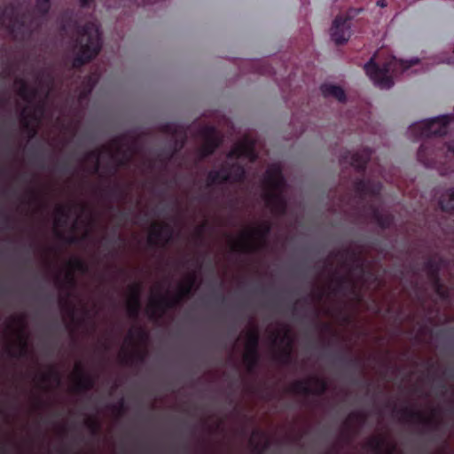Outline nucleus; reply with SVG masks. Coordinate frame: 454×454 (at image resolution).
Masks as SVG:
<instances>
[{"label":"nucleus","mask_w":454,"mask_h":454,"mask_svg":"<svg viewBox=\"0 0 454 454\" xmlns=\"http://www.w3.org/2000/svg\"><path fill=\"white\" fill-rule=\"evenodd\" d=\"M439 204L442 210H454V190L444 192L440 197Z\"/></svg>","instance_id":"nucleus-26"},{"label":"nucleus","mask_w":454,"mask_h":454,"mask_svg":"<svg viewBox=\"0 0 454 454\" xmlns=\"http://www.w3.org/2000/svg\"><path fill=\"white\" fill-rule=\"evenodd\" d=\"M94 0H79L81 5L87 6L90 5Z\"/></svg>","instance_id":"nucleus-34"},{"label":"nucleus","mask_w":454,"mask_h":454,"mask_svg":"<svg viewBox=\"0 0 454 454\" xmlns=\"http://www.w3.org/2000/svg\"><path fill=\"white\" fill-rule=\"evenodd\" d=\"M196 281L195 273L188 274L175 290L166 288L164 285H155L146 307V313L152 318L160 317L168 308L177 304L193 287Z\"/></svg>","instance_id":"nucleus-4"},{"label":"nucleus","mask_w":454,"mask_h":454,"mask_svg":"<svg viewBox=\"0 0 454 454\" xmlns=\"http://www.w3.org/2000/svg\"><path fill=\"white\" fill-rule=\"evenodd\" d=\"M139 286L133 285L129 288V294L127 298V309L129 316L135 317L139 310Z\"/></svg>","instance_id":"nucleus-22"},{"label":"nucleus","mask_w":454,"mask_h":454,"mask_svg":"<svg viewBox=\"0 0 454 454\" xmlns=\"http://www.w3.org/2000/svg\"><path fill=\"white\" fill-rule=\"evenodd\" d=\"M15 88L20 98L26 102V106L21 113V121L27 129L29 137H33L35 129L41 124L42 117L44 114V98L49 92V84H42L35 90H28L27 83L23 80H17Z\"/></svg>","instance_id":"nucleus-3"},{"label":"nucleus","mask_w":454,"mask_h":454,"mask_svg":"<svg viewBox=\"0 0 454 454\" xmlns=\"http://www.w3.org/2000/svg\"><path fill=\"white\" fill-rule=\"evenodd\" d=\"M146 341L147 334L141 327H131L121 348V359L129 363L142 358Z\"/></svg>","instance_id":"nucleus-11"},{"label":"nucleus","mask_w":454,"mask_h":454,"mask_svg":"<svg viewBox=\"0 0 454 454\" xmlns=\"http://www.w3.org/2000/svg\"><path fill=\"white\" fill-rule=\"evenodd\" d=\"M365 450L371 454H389L388 444L382 436H375L370 439L366 443Z\"/></svg>","instance_id":"nucleus-21"},{"label":"nucleus","mask_w":454,"mask_h":454,"mask_svg":"<svg viewBox=\"0 0 454 454\" xmlns=\"http://www.w3.org/2000/svg\"><path fill=\"white\" fill-rule=\"evenodd\" d=\"M172 236L173 230L170 225L153 223L148 234V241L152 245H164Z\"/></svg>","instance_id":"nucleus-18"},{"label":"nucleus","mask_w":454,"mask_h":454,"mask_svg":"<svg viewBox=\"0 0 454 454\" xmlns=\"http://www.w3.org/2000/svg\"><path fill=\"white\" fill-rule=\"evenodd\" d=\"M418 63H419V59H411L409 62L408 61H404V60H399V68L407 69L411 66L418 64Z\"/></svg>","instance_id":"nucleus-29"},{"label":"nucleus","mask_w":454,"mask_h":454,"mask_svg":"<svg viewBox=\"0 0 454 454\" xmlns=\"http://www.w3.org/2000/svg\"><path fill=\"white\" fill-rule=\"evenodd\" d=\"M257 342L258 333L255 330L251 329L246 333L245 350L243 354L244 363L249 370L253 368L257 360Z\"/></svg>","instance_id":"nucleus-17"},{"label":"nucleus","mask_w":454,"mask_h":454,"mask_svg":"<svg viewBox=\"0 0 454 454\" xmlns=\"http://www.w3.org/2000/svg\"><path fill=\"white\" fill-rule=\"evenodd\" d=\"M435 416V411H420L419 409L410 408L401 412L399 410V421L401 419H408L412 422L431 424L434 421Z\"/></svg>","instance_id":"nucleus-19"},{"label":"nucleus","mask_w":454,"mask_h":454,"mask_svg":"<svg viewBox=\"0 0 454 454\" xmlns=\"http://www.w3.org/2000/svg\"><path fill=\"white\" fill-rule=\"evenodd\" d=\"M204 229H205V225H200V226H199V227L196 229V231H195V235H196L197 237H200V236L202 234V232L204 231Z\"/></svg>","instance_id":"nucleus-32"},{"label":"nucleus","mask_w":454,"mask_h":454,"mask_svg":"<svg viewBox=\"0 0 454 454\" xmlns=\"http://www.w3.org/2000/svg\"><path fill=\"white\" fill-rule=\"evenodd\" d=\"M134 153L133 143L123 137L114 140L99 152H92L88 160L95 162L93 171L98 172L105 164L110 166L124 165L133 156Z\"/></svg>","instance_id":"nucleus-7"},{"label":"nucleus","mask_w":454,"mask_h":454,"mask_svg":"<svg viewBox=\"0 0 454 454\" xmlns=\"http://www.w3.org/2000/svg\"><path fill=\"white\" fill-rule=\"evenodd\" d=\"M25 320L22 316L13 317L7 325L8 334L17 346L15 350H9L12 356H25L28 350V341L25 332Z\"/></svg>","instance_id":"nucleus-12"},{"label":"nucleus","mask_w":454,"mask_h":454,"mask_svg":"<svg viewBox=\"0 0 454 454\" xmlns=\"http://www.w3.org/2000/svg\"><path fill=\"white\" fill-rule=\"evenodd\" d=\"M371 155V152L364 150L360 153L350 155V164L357 168H362L368 161Z\"/></svg>","instance_id":"nucleus-25"},{"label":"nucleus","mask_w":454,"mask_h":454,"mask_svg":"<svg viewBox=\"0 0 454 454\" xmlns=\"http://www.w3.org/2000/svg\"><path fill=\"white\" fill-rule=\"evenodd\" d=\"M270 340L273 348L278 349L285 356L290 354L293 338L286 325H281L276 333H271Z\"/></svg>","instance_id":"nucleus-14"},{"label":"nucleus","mask_w":454,"mask_h":454,"mask_svg":"<svg viewBox=\"0 0 454 454\" xmlns=\"http://www.w3.org/2000/svg\"><path fill=\"white\" fill-rule=\"evenodd\" d=\"M270 225L267 222L246 226L236 236H228L227 244L231 251L248 252L262 248L266 244Z\"/></svg>","instance_id":"nucleus-8"},{"label":"nucleus","mask_w":454,"mask_h":454,"mask_svg":"<svg viewBox=\"0 0 454 454\" xmlns=\"http://www.w3.org/2000/svg\"><path fill=\"white\" fill-rule=\"evenodd\" d=\"M452 52L454 53V46H453V50H452Z\"/></svg>","instance_id":"nucleus-40"},{"label":"nucleus","mask_w":454,"mask_h":454,"mask_svg":"<svg viewBox=\"0 0 454 454\" xmlns=\"http://www.w3.org/2000/svg\"><path fill=\"white\" fill-rule=\"evenodd\" d=\"M363 421V416L360 412H354L349 415L346 421V427L349 429L354 424H360Z\"/></svg>","instance_id":"nucleus-28"},{"label":"nucleus","mask_w":454,"mask_h":454,"mask_svg":"<svg viewBox=\"0 0 454 454\" xmlns=\"http://www.w3.org/2000/svg\"><path fill=\"white\" fill-rule=\"evenodd\" d=\"M83 218L87 220L83 239L89 236L90 230V215L86 207L81 203H68L59 205L55 210L54 228L59 234L62 228L70 227L74 231L79 229Z\"/></svg>","instance_id":"nucleus-9"},{"label":"nucleus","mask_w":454,"mask_h":454,"mask_svg":"<svg viewBox=\"0 0 454 454\" xmlns=\"http://www.w3.org/2000/svg\"><path fill=\"white\" fill-rule=\"evenodd\" d=\"M201 137L204 140L200 149L201 157H205L213 153L219 145V137L216 131L211 127H204L201 129Z\"/></svg>","instance_id":"nucleus-20"},{"label":"nucleus","mask_w":454,"mask_h":454,"mask_svg":"<svg viewBox=\"0 0 454 454\" xmlns=\"http://www.w3.org/2000/svg\"><path fill=\"white\" fill-rule=\"evenodd\" d=\"M351 35L349 19L338 16L335 18L331 28V37L336 44H342L349 39Z\"/></svg>","instance_id":"nucleus-15"},{"label":"nucleus","mask_w":454,"mask_h":454,"mask_svg":"<svg viewBox=\"0 0 454 454\" xmlns=\"http://www.w3.org/2000/svg\"><path fill=\"white\" fill-rule=\"evenodd\" d=\"M24 22L22 21L21 23L20 21H15L14 24L12 25V33H19L20 31L22 30V27H24Z\"/></svg>","instance_id":"nucleus-30"},{"label":"nucleus","mask_w":454,"mask_h":454,"mask_svg":"<svg viewBox=\"0 0 454 454\" xmlns=\"http://www.w3.org/2000/svg\"><path fill=\"white\" fill-rule=\"evenodd\" d=\"M101 50V36L97 21H88L77 28L73 66L80 67L94 59Z\"/></svg>","instance_id":"nucleus-5"},{"label":"nucleus","mask_w":454,"mask_h":454,"mask_svg":"<svg viewBox=\"0 0 454 454\" xmlns=\"http://www.w3.org/2000/svg\"><path fill=\"white\" fill-rule=\"evenodd\" d=\"M254 141L245 137L238 142L227 156L225 166L220 171H212L208 175V184L222 183L223 181L236 182L243 178L245 171L243 163L254 161Z\"/></svg>","instance_id":"nucleus-2"},{"label":"nucleus","mask_w":454,"mask_h":454,"mask_svg":"<svg viewBox=\"0 0 454 454\" xmlns=\"http://www.w3.org/2000/svg\"><path fill=\"white\" fill-rule=\"evenodd\" d=\"M53 376H54L55 380H56L57 381H59L58 375H56V374L54 373V374H53Z\"/></svg>","instance_id":"nucleus-39"},{"label":"nucleus","mask_w":454,"mask_h":454,"mask_svg":"<svg viewBox=\"0 0 454 454\" xmlns=\"http://www.w3.org/2000/svg\"><path fill=\"white\" fill-rule=\"evenodd\" d=\"M397 68V60L391 57L388 60L379 66L372 58L364 65L366 74L371 81L381 90H387L395 84V74Z\"/></svg>","instance_id":"nucleus-10"},{"label":"nucleus","mask_w":454,"mask_h":454,"mask_svg":"<svg viewBox=\"0 0 454 454\" xmlns=\"http://www.w3.org/2000/svg\"><path fill=\"white\" fill-rule=\"evenodd\" d=\"M357 190L360 191L361 192H367V187H366V184L364 182H360L357 184Z\"/></svg>","instance_id":"nucleus-31"},{"label":"nucleus","mask_w":454,"mask_h":454,"mask_svg":"<svg viewBox=\"0 0 454 454\" xmlns=\"http://www.w3.org/2000/svg\"><path fill=\"white\" fill-rule=\"evenodd\" d=\"M86 270L83 262L72 257L66 262L56 278L61 288L62 306L72 321L77 325L84 324L92 316L89 301L75 287L76 275L84 273Z\"/></svg>","instance_id":"nucleus-1"},{"label":"nucleus","mask_w":454,"mask_h":454,"mask_svg":"<svg viewBox=\"0 0 454 454\" xmlns=\"http://www.w3.org/2000/svg\"><path fill=\"white\" fill-rule=\"evenodd\" d=\"M320 91L325 98H333L340 102H344L346 99L343 89L334 84H323L320 87Z\"/></svg>","instance_id":"nucleus-24"},{"label":"nucleus","mask_w":454,"mask_h":454,"mask_svg":"<svg viewBox=\"0 0 454 454\" xmlns=\"http://www.w3.org/2000/svg\"><path fill=\"white\" fill-rule=\"evenodd\" d=\"M376 4L381 8L387 6V1L386 0H378Z\"/></svg>","instance_id":"nucleus-35"},{"label":"nucleus","mask_w":454,"mask_h":454,"mask_svg":"<svg viewBox=\"0 0 454 454\" xmlns=\"http://www.w3.org/2000/svg\"><path fill=\"white\" fill-rule=\"evenodd\" d=\"M51 9V0H36L35 11L40 15H45Z\"/></svg>","instance_id":"nucleus-27"},{"label":"nucleus","mask_w":454,"mask_h":454,"mask_svg":"<svg viewBox=\"0 0 454 454\" xmlns=\"http://www.w3.org/2000/svg\"><path fill=\"white\" fill-rule=\"evenodd\" d=\"M435 288H436L437 293H438L440 295H442V292L440 291V287H439V285H438V283H437V282L435 283Z\"/></svg>","instance_id":"nucleus-36"},{"label":"nucleus","mask_w":454,"mask_h":454,"mask_svg":"<svg viewBox=\"0 0 454 454\" xmlns=\"http://www.w3.org/2000/svg\"><path fill=\"white\" fill-rule=\"evenodd\" d=\"M447 148H448V151L454 155V141L449 142L447 144Z\"/></svg>","instance_id":"nucleus-33"},{"label":"nucleus","mask_w":454,"mask_h":454,"mask_svg":"<svg viewBox=\"0 0 454 454\" xmlns=\"http://www.w3.org/2000/svg\"><path fill=\"white\" fill-rule=\"evenodd\" d=\"M73 379L77 389H86L93 385L90 375L85 373L79 364H76L74 367Z\"/></svg>","instance_id":"nucleus-23"},{"label":"nucleus","mask_w":454,"mask_h":454,"mask_svg":"<svg viewBox=\"0 0 454 454\" xmlns=\"http://www.w3.org/2000/svg\"><path fill=\"white\" fill-rule=\"evenodd\" d=\"M325 381L317 376L296 381L292 387L293 391L297 394H320L325 390Z\"/></svg>","instance_id":"nucleus-16"},{"label":"nucleus","mask_w":454,"mask_h":454,"mask_svg":"<svg viewBox=\"0 0 454 454\" xmlns=\"http://www.w3.org/2000/svg\"><path fill=\"white\" fill-rule=\"evenodd\" d=\"M450 120L447 116L425 120L417 124L421 129L422 136H443L447 133V125Z\"/></svg>","instance_id":"nucleus-13"},{"label":"nucleus","mask_w":454,"mask_h":454,"mask_svg":"<svg viewBox=\"0 0 454 454\" xmlns=\"http://www.w3.org/2000/svg\"><path fill=\"white\" fill-rule=\"evenodd\" d=\"M56 128H57V129H62V128H63V125H62V124H60V122H59V121H58V122H56Z\"/></svg>","instance_id":"nucleus-37"},{"label":"nucleus","mask_w":454,"mask_h":454,"mask_svg":"<svg viewBox=\"0 0 454 454\" xmlns=\"http://www.w3.org/2000/svg\"><path fill=\"white\" fill-rule=\"evenodd\" d=\"M284 191L285 182L280 167L277 164L270 166L262 181V195L266 207L274 214L285 211Z\"/></svg>","instance_id":"nucleus-6"},{"label":"nucleus","mask_w":454,"mask_h":454,"mask_svg":"<svg viewBox=\"0 0 454 454\" xmlns=\"http://www.w3.org/2000/svg\"><path fill=\"white\" fill-rule=\"evenodd\" d=\"M91 80H92V78H90V82H91ZM91 88H92V84L90 83V88H89L88 91H90Z\"/></svg>","instance_id":"nucleus-38"}]
</instances>
